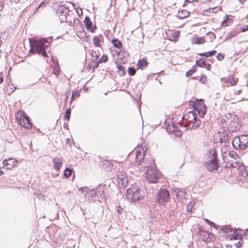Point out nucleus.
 I'll return each mask as SVG.
<instances>
[{"label":"nucleus","mask_w":248,"mask_h":248,"mask_svg":"<svg viewBox=\"0 0 248 248\" xmlns=\"http://www.w3.org/2000/svg\"><path fill=\"white\" fill-rule=\"evenodd\" d=\"M207 160L204 166L209 171L217 170L219 166L217 151L215 148L210 149L206 154Z\"/></svg>","instance_id":"nucleus-1"},{"label":"nucleus","mask_w":248,"mask_h":248,"mask_svg":"<svg viewBox=\"0 0 248 248\" xmlns=\"http://www.w3.org/2000/svg\"><path fill=\"white\" fill-rule=\"evenodd\" d=\"M151 169L146 171V179L151 183H156L161 175V173L156 169L154 161H151Z\"/></svg>","instance_id":"nucleus-2"},{"label":"nucleus","mask_w":248,"mask_h":248,"mask_svg":"<svg viewBox=\"0 0 248 248\" xmlns=\"http://www.w3.org/2000/svg\"><path fill=\"white\" fill-rule=\"evenodd\" d=\"M144 192L140 188L134 186L128 188L126 192L127 199L133 202H137L143 198Z\"/></svg>","instance_id":"nucleus-3"},{"label":"nucleus","mask_w":248,"mask_h":248,"mask_svg":"<svg viewBox=\"0 0 248 248\" xmlns=\"http://www.w3.org/2000/svg\"><path fill=\"white\" fill-rule=\"evenodd\" d=\"M104 196V191L97 189H93L86 191L84 194L85 199L89 202L98 201L101 202Z\"/></svg>","instance_id":"nucleus-4"},{"label":"nucleus","mask_w":248,"mask_h":248,"mask_svg":"<svg viewBox=\"0 0 248 248\" xmlns=\"http://www.w3.org/2000/svg\"><path fill=\"white\" fill-rule=\"evenodd\" d=\"M144 156V153H142L141 152L139 151L136 152V160L137 162H138V167H140V170L139 171L142 170L143 172L146 171V170L147 169H151L150 167H152V165L151 164V161H154L151 158L148 161L145 163L143 161Z\"/></svg>","instance_id":"nucleus-5"},{"label":"nucleus","mask_w":248,"mask_h":248,"mask_svg":"<svg viewBox=\"0 0 248 248\" xmlns=\"http://www.w3.org/2000/svg\"><path fill=\"white\" fill-rule=\"evenodd\" d=\"M110 51L113 57L117 56V61L125 63L129 55L128 52L124 50V47H110Z\"/></svg>","instance_id":"nucleus-6"},{"label":"nucleus","mask_w":248,"mask_h":248,"mask_svg":"<svg viewBox=\"0 0 248 248\" xmlns=\"http://www.w3.org/2000/svg\"><path fill=\"white\" fill-rule=\"evenodd\" d=\"M170 198V192L166 188H160L155 196L156 202L162 206L166 204L169 201Z\"/></svg>","instance_id":"nucleus-7"},{"label":"nucleus","mask_w":248,"mask_h":248,"mask_svg":"<svg viewBox=\"0 0 248 248\" xmlns=\"http://www.w3.org/2000/svg\"><path fill=\"white\" fill-rule=\"evenodd\" d=\"M31 46H48L50 45L49 42L44 38L40 39L34 37L30 39Z\"/></svg>","instance_id":"nucleus-8"},{"label":"nucleus","mask_w":248,"mask_h":248,"mask_svg":"<svg viewBox=\"0 0 248 248\" xmlns=\"http://www.w3.org/2000/svg\"><path fill=\"white\" fill-rule=\"evenodd\" d=\"M202 124L201 120L197 117L194 119L191 122L186 124L185 126L189 130H195L200 127Z\"/></svg>","instance_id":"nucleus-9"},{"label":"nucleus","mask_w":248,"mask_h":248,"mask_svg":"<svg viewBox=\"0 0 248 248\" xmlns=\"http://www.w3.org/2000/svg\"><path fill=\"white\" fill-rule=\"evenodd\" d=\"M117 178L119 185H121L123 188L126 187L128 181L126 175L124 172H120L117 175Z\"/></svg>","instance_id":"nucleus-10"},{"label":"nucleus","mask_w":248,"mask_h":248,"mask_svg":"<svg viewBox=\"0 0 248 248\" xmlns=\"http://www.w3.org/2000/svg\"><path fill=\"white\" fill-rule=\"evenodd\" d=\"M198 117L197 113L195 111H189L186 113L182 117L184 120V124L191 122L194 119Z\"/></svg>","instance_id":"nucleus-11"},{"label":"nucleus","mask_w":248,"mask_h":248,"mask_svg":"<svg viewBox=\"0 0 248 248\" xmlns=\"http://www.w3.org/2000/svg\"><path fill=\"white\" fill-rule=\"evenodd\" d=\"M180 32L177 31L168 30L166 31L167 37L169 40L175 42L179 36Z\"/></svg>","instance_id":"nucleus-12"},{"label":"nucleus","mask_w":248,"mask_h":248,"mask_svg":"<svg viewBox=\"0 0 248 248\" xmlns=\"http://www.w3.org/2000/svg\"><path fill=\"white\" fill-rule=\"evenodd\" d=\"M228 124L227 128L231 132L237 131L238 128V123L237 120L233 119V120L230 119H227L226 121Z\"/></svg>","instance_id":"nucleus-13"},{"label":"nucleus","mask_w":248,"mask_h":248,"mask_svg":"<svg viewBox=\"0 0 248 248\" xmlns=\"http://www.w3.org/2000/svg\"><path fill=\"white\" fill-rule=\"evenodd\" d=\"M45 48L46 47H30L29 52L32 54L37 53L39 55H41L43 56L46 57H47V55Z\"/></svg>","instance_id":"nucleus-14"},{"label":"nucleus","mask_w":248,"mask_h":248,"mask_svg":"<svg viewBox=\"0 0 248 248\" xmlns=\"http://www.w3.org/2000/svg\"><path fill=\"white\" fill-rule=\"evenodd\" d=\"M18 123L20 125L26 129L31 128V124L30 120L29 117L25 116L23 117L22 119L19 120Z\"/></svg>","instance_id":"nucleus-15"},{"label":"nucleus","mask_w":248,"mask_h":248,"mask_svg":"<svg viewBox=\"0 0 248 248\" xmlns=\"http://www.w3.org/2000/svg\"><path fill=\"white\" fill-rule=\"evenodd\" d=\"M84 22L85 23L86 28L88 31L91 32H94L95 31L96 29V27L95 26L93 25L92 22L88 16H86L85 17Z\"/></svg>","instance_id":"nucleus-16"},{"label":"nucleus","mask_w":248,"mask_h":248,"mask_svg":"<svg viewBox=\"0 0 248 248\" xmlns=\"http://www.w3.org/2000/svg\"><path fill=\"white\" fill-rule=\"evenodd\" d=\"M221 80L223 83L226 84L225 86L228 87L235 85L238 82L237 79H235L233 77H229L228 78H221Z\"/></svg>","instance_id":"nucleus-17"},{"label":"nucleus","mask_w":248,"mask_h":248,"mask_svg":"<svg viewBox=\"0 0 248 248\" xmlns=\"http://www.w3.org/2000/svg\"><path fill=\"white\" fill-rule=\"evenodd\" d=\"M221 153L222 159L224 163L226 164L225 167L227 168L233 167L234 166L233 164L235 160L233 158L230 159V158L226 157V155L223 154V149H221Z\"/></svg>","instance_id":"nucleus-18"},{"label":"nucleus","mask_w":248,"mask_h":248,"mask_svg":"<svg viewBox=\"0 0 248 248\" xmlns=\"http://www.w3.org/2000/svg\"><path fill=\"white\" fill-rule=\"evenodd\" d=\"M168 132L173 133L177 136H181L182 132L178 129V126L174 124L169 125L167 127Z\"/></svg>","instance_id":"nucleus-19"},{"label":"nucleus","mask_w":248,"mask_h":248,"mask_svg":"<svg viewBox=\"0 0 248 248\" xmlns=\"http://www.w3.org/2000/svg\"><path fill=\"white\" fill-rule=\"evenodd\" d=\"M16 160L13 158H9L3 161V166L6 167L7 169H11L16 165Z\"/></svg>","instance_id":"nucleus-20"},{"label":"nucleus","mask_w":248,"mask_h":248,"mask_svg":"<svg viewBox=\"0 0 248 248\" xmlns=\"http://www.w3.org/2000/svg\"><path fill=\"white\" fill-rule=\"evenodd\" d=\"M240 142L242 150H244L248 147V136L242 135L238 137Z\"/></svg>","instance_id":"nucleus-21"},{"label":"nucleus","mask_w":248,"mask_h":248,"mask_svg":"<svg viewBox=\"0 0 248 248\" xmlns=\"http://www.w3.org/2000/svg\"><path fill=\"white\" fill-rule=\"evenodd\" d=\"M221 9L220 7L217 6L210 8L208 9L203 10V14L207 16H212Z\"/></svg>","instance_id":"nucleus-22"},{"label":"nucleus","mask_w":248,"mask_h":248,"mask_svg":"<svg viewBox=\"0 0 248 248\" xmlns=\"http://www.w3.org/2000/svg\"><path fill=\"white\" fill-rule=\"evenodd\" d=\"M201 117H203L206 114L207 111V108L205 104H202L200 107H196L194 108Z\"/></svg>","instance_id":"nucleus-23"},{"label":"nucleus","mask_w":248,"mask_h":248,"mask_svg":"<svg viewBox=\"0 0 248 248\" xmlns=\"http://www.w3.org/2000/svg\"><path fill=\"white\" fill-rule=\"evenodd\" d=\"M98 52L96 51V50L93 49L91 51L89 50V53H90V55L92 56V65L94 64L95 62L97 61L98 59L99 58L100 56V54L99 53V51L98 50H97Z\"/></svg>","instance_id":"nucleus-24"},{"label":"nucleus","mask_w":248,"mask_h":248,"mask_svg":"<svg viewBox=\"0 0 248 248\" xmlns=\"http://www.w3.org/2000/svg\"><path fill=\"white\" fill-rule=\"evenodd\" d=\"M52 162L54 163V168L58 171L62 166V159L60 158L54 157Z\"/></svg>","instance_id":"nucleus-25"},{"label":"nucleus","mask_w":248,"mask_h":248,"mask_svg":"<svg viewBox=\"0 0 248 248\" xmlns=\"http://www.w3.org/2000/svg\"><path fill=\"white\" fill-rule=\"evenodd\" d=\"M191 42L193 45H200L206 42L205 37L195 36L191 38Z\"/></svg>","instance_id":"nucleus-26"},{"label":"nucleus","mask_w":248,"mask_h":248,"mask_svg":"<svg viewBox=\"0 0 248 248\" xmlns=\"http://www.w3.org/2000/svg\"><path fill=\"white\" fill-rule=\"evenodd\" d=\"M108 58L107 55H102L100 59H98L97 61L95 62L94 64L91 65V66L93 67L92 71H94L95 68L98 67L99 63L101 62H105L108 61Z\"/></svg>","instance_id":"nucleus-27"},{"label":"nucleus","mask_w":248,"mask_h":248,"mask_svg":"<svg viewBox=\"0 0 248 248\" xmlns=\"http://www.w3.org/2000/svg\"><path fill=\"white\" fill-rule=\"evenodd\" d=\"M233 16L231 15L226 16L225 19L221 23L222 27H227L231 25L233 22Z\"/></svg>","instance_id":"nucleus-28"},{"label":"nucleus","mask_w":248,"mask_h":248,"mask_svg":"<svg viewBox=\"0 0 248 248\" xmlns=\"http://www.w3.org/2000/svg\"><path fill=\"white\" fill-rule=\"evenodd\" d=\"M219 139L220 142L224 143V146H228L230 143L229 135L226 132H223Z\"/></svg>","instance_id":"nucleus-29"},{"label":"nucleus","mask_w":248,"mask_h":248,"mask_svg":"<svg viewBox=\"0 0 248 248\" xmlns=\"http://www.w3.org/2000/svg\"><path fill=\"white\" fill-rule=\"evenodd\" d=\"M190 15V12H189L188 10L185 9L184 8H182L179 10L178 14H177V16L179 18H185L187 17H188Z\"/></svg>","instance_id":"nucleus-30"},{"label":"nucleus","mask_w":248,"mask_h":248,"mask_svg":"<svg viewBox=\"0 0 248 248\" xmlns=\"http://www.w3.org/2000/svg\"><path fill=\"white\" fill-rule=\"evenodd\" d=\"M232 145L234 148L236 150H242L241 145H240V142L239 140V137H235L232 140Z\"/></svg>","instance_id":"nucleus-31"},{"label":"nucleus","mask_w":248,"mask_h":248,"mask_svg":"<svg viewBox=\"0 0 248 248\" xmlns=\"http://www.w3.org/2000/svg\"><path fill=\"white\" fill-rule=\"evenodd\" d=\"M52 60L53 62L54 63V67H53V73L56 76H58L59 71H60V67L59 65L58 61L57 59L56 60H54L53 58H52Z\"/></svg>","instance_id":"nucleus-32"},{"label":"nucleus","mask_w":248,"mask_h":248,"mask_svg":"<svg viewBox=\"0 0 248 248\" xmlns=\"http://www.w3.org/2000/svg\"><path fill=\"white\" fill-rule=\"evenodd\" d=\"M223 154L225 155L226 157L230 158V159L233 158L234 160H236V157L238 156L234 152L229 151L228 153H227V151H223Z\"/></svg>","instance_id":"nucleus-33"},{"label":"nucleus","mask_w":248,"mask_h":248,"mask_svg":"<svg viewBox=\"0 0 248 248\" xmlns=\"http://www.w3.org/2000/svg\"><path fill=\"white\" fill-rule=\"evenodd\" d=\"M217 53V51L215 50L207 51L206 52L201 53H198V55H199L201 56L204 57L205 58H207L209 57L212 56L214 55Z\"/></svg>","instance_id":"nucleus-34"},{"label":"nucleus","mask_w":248,"mask_h":248,"mask_svg":"<svg viewBox=\"0 0 248 248\" xmlns=\"http://www.w3.org/2000/svg\"><path fill=\"white\" fill-rule=\"evenodd\" d=\"M147 62L143 59L139 60L137 64V66L139 68L143 69L147 65Z\"/></svg>","instance_id":"nucleus-35"},{"label":"nucleus","mask_w":248,"mask_h":248,"mask_svg":"<svg viewBox=\"0 0 248 248\" xmlns=\"http://www.w3.org/2000/svg\"><path fill=\"white\" fill-rule=\"evenodd\" d=\"M113 164L108 160H106L104 161L103 164V167L108 170H111L113 168Z\"/></svg>","instance_id":"nucleus-36"},{"label":"nucleus","mask_w":248,"mask_h":248,"mask_svg":"<svg viewBox=\"0 0 248 248\" xmlns=\"http://www.w3.org/2000/svg\"><path fill=\"white\" fill-rule=\"evenodd\" d=\"M120 62L115 61V64H116L117 68L119 71H122V75H124L125 74V68L124 66L120 64Z\"/></svg>","instance_id":"nucleus-37"},{"label":"nucleus","mask_w":248,"mask_h":248,"mask_svg":"<svg viewBox=\"0 0 248 248\" xmlns=\"http://www.w3.org/2000/svg\"><path fill=\"white\" fill-rule=\"evenodd\" d=\"M205 63L206 61L202 59L196 61V65L201 67L203 68Z\"/></svg>","instance_id":"nucleus-38"},{"label":"nucleus","mask_w":248,"mask_h":248,"mask_svg":"<svg viewBox=\"0 0 248 248\" xmlns=\"http://www.w3.org/2000/svg\"><path fill=\"white\" fill-rule=\"evenodd\" d=\"M193 103V106L194 108H196V107H200L201 106V105H202V104H204V101L203 100V99H201L200 100L199 99H196V101L195 102H192Z\"/></svg>","instance_id":"nucleus-39"},{"label":"nucleus","mask_w":248,"mask_h":248,"mask_svg":"<svg viewBox=\"0 0 248 248\" xmlns=\"http://www.w3.org/2000/svg\"><path fill=\"white\" fill-rule=\"evenodd\" d=\"M186 194V191L185 189L181 190L179 191V192L176 194V196L177 197L178 200H179V197H181V200H182V198H185Z\"/></svg>","instance_id":"nucleus-40"},{"label":"nucleus","mask_w":248,"mask_h":248,"mask_svg":"<svg viewBox=\"0 0 248 248\" xmlns=\"http://www.w3.org/2000/svg\"><path fill=\"white\" fill-rule=\"evenodd\" d=\"M72 170L69 168H67L64 172V176L66 178H69L72 174Z\"/></svg>","instance_id":"nucleus-41"},{"label":"nucleus","mask_w":248,"mask_h":248,"mask_svg":"<svg viewBox=\"0 0 248 248\" xmlns=\"http://www.w3.org/2000/svg\"><path fill=\"white\" fill-rule=\"evenodd\" d=\"M111 43L114 46H121L122 45L121 42L117 39H113Z\"/></svg>","instance_id":"nucleus-42"},{"label":"nucleus","mask_w":248,"mask_h":248,"mask_svg":"<svg viewBox=\"0 0 248 248\" xmlns=\"http://www.w3.org/2000/svg\"><path fill=\"white\" fill-rule=\"evenodd\" d=\"M93 41L94 45L96 46H100V39L98 37H94Z\"/></svg>","instance_id":"nucleus-43"},{"label":"nucleus","mask_w":248,"mask_h":248,"mask_svg":"<svg viewBox=\"0 0 248 248\" xmlns=\"http://www.w3.org/2000/svg\"><path fill=\"white\" fill-rule=\"evenodd\" d=\"M136 69L133 67H129L128 68V74L129 76H133L136 74Z\"/></svg>","instance_id":"nucleus-44"},{"label":"nucleus","mask_w":248,"mask_h":248,"mask_svg":"<svg viewBox=\"0 0 248 248\" xmlns=\"http://www.w3.org/2000/svg\"><path fill=\"white\" fill-rule=\"evenodd\" d=\"M70 114H71V109L70 108H67L66 110L65 113L64 115V119L66 120L67 121H68L70 119Z\"/></svg>","instance_id":"nucleus-45"},{"label":"nucleus","mask_w":248,"mask_h":248,"mask_svg":"<svg viewBox=\"0 0 248 248\" xmlns=\"http://www.w3.org/2000/svg\"><path fill=\"white\" fill-rule=\"evenodd\" d=\"M195 67L196 66H193V69H190L189 70H188L186 74V77H189L191 75H192V74L193 73V72H194L196 70H195Z\"/></svg>","instance_id":"nucleus-46"},{"label":"nucleus","mask_w":248,"mask_h":248,"mask_svg":"<svg viewBox=\"0 0 248 248\" xmlns=\"http://www.w3.org/2000/svg\"><path fill=\"white\" fill-rule=\"evenodd\" d=\"M225 54L224 53H219L217 54V59L218 61H221L224 58Z\"/></svg>","instance_id":"nucleus-47"},{"label":"nucleus","mask_w":248,"mask_h":248,"mask_svg":"<svg viewBox=\"0 0 248 248\" xmlns=\"http://www.w3.org/2000/svg\"><path fill=\"white\" fill-rule=\"evenodd\" d=\"M239 238H241L240 235L238 234H235L234 235L231 236L230 239L231 240H233L238 239Z\"/></svg>","instance_id":"nucleus-48"},{"label":"nucleus","mask_w":248,"mask_h":248,"mask_svg":"<svg viewBox=\"0 0 248 248\" xmlns=\"http://www.w3.org/2000/svg\"><path fill=\"white\" fill-rule=\"evenodd\" d=\"M48 3V0H44L40 4L39 6L36 8V10H37L40 7L44 6L45 5L47 4Z\"/></svg>","instance_id":"nucleus-49"},{"label":"nucleus","mask_w":248,"mask_h":248,"mask_svg":"<svg viewBox=\"0 0 248 248\" xmlns=\"http://www.w3.org/2000/svg\"><path fill=\"white\" fill-rule=\"evenodd\" d=\"M200 0H185V3H199Z\"/></svg>","instance_id":"nucleus-50"},{"label":"nucleus","mask_w":248,"mask_h":248,"mask_svg":"<svg viewBox=\"0 0 248 248\" xmlns=\"http://www.w3.org/2000/svg\"><path fill=\"white\" fill-rule=\"evenodd\" d=\"M79 93L78 91H74L72 93V98L75 97V96H79Z\"/></svg>","instance_id":"nucleus-51"},{"label":"nucleus","mask_w":248,"mask_h":248,"mask_svg":"<svg viewBox=\"0 0 248 248\" xmlns=\"http://www.w3.org/2000/svg\"><path fill=\"white\" fill-rule=\"evenodd\" d=\"M207 79V77L205 75H203L201 77L200 79V81L202 82L203 83H204V81Z\"/></svg>","instance_id":"nucleus-52"},{"label":"nucleus","mask_w":248,"mask_h":248,"mask_svg":"<svg viewBox=\"0 0 248 248\" xmlns=\"http://www.w3.org/2000/svg\"><path fill=\"white\" fill-rule=\"evenodd\" d=\"M203 68H205L206 69L209 70L210 69V68H211V64L210 63H207L206 62L205 63V66H204Z\"/></svg>","instance_id":"nucleus-53"},{"label":"nucleus","mask_w":248,"mask_h":248,"mask_svg":"<svg viewBox=\"0 0 248 248\" xmlns=\"http://www.w3.org/2000/svg\"><path fill=\"white\" fill-rule=\"evenodd\" d=\"M123 210L122 208V207H120V206H117L116 207V210H117V212L119 214H121L122 213V210Z\"/></svg>","instance_id":"nucleus-54"},{"label":"nucleus","mask_w":248,"mask_h":248,"mask_svg":"<svg viewBox=\"0 0 248 248\" xmlns=\"http://www.w3.org/2000/svg\"><path fill=\"white\" fill-rule=\"evenodd\" d=\"M242 175L247 179H248V171L247 170H245L242 172Z\"/></svg>","instance_id":"nucleus-55"},{"label":"nucleus","mask_w":248,"mask_h":248,"mask_svg":"<svg viewBox=\"0 0 248 248\" xmlns=\"http://www.w3.org/2000/svg\"><path fill=\"white\" fill-rule=\"evenodd\" d=\"M234 167L233 168H237L239 166V163L237 162V160L234 161Z\"/></svg>","instance_id":"nucleus-56"},{"label":"nucleus","mask_w":248,"mask_h":248,"mask_svg":"<svg viewBox=\"0 0 248 248\" xmlns=\"http://www.w3.org/2000/svg\"><path fill=\"white\" fill-rule=\"evenodd\" d=\"M241 93V90H234V93L235 94H239Z\"/></svg>","instance_id":"nucleus-57"},{"label":"nucleus","mask_w":248,"mask_h":248,"mask_svg":"<svg viewBox=\"0 0 248 248\" xmlns=\"http://www.w3.org/2000/svg\"><path fill=\"white\" fill-rule=\"evenodd\" d=\"M235 245L236 246V248H238L239 247H241V243L240 241H239L237 243H236Z\"/></svg>","instance_id":"nucleus-58"},{"label":"nucleus","mask_w":248,"mask_h":248,"mask_svg":"<svg viewBox=\"0 0 248 248\" xmlns=\"http://www.w3.org/2000/svg\"><path fill=\"white\" fill-rule=\"evenodd\" d=\"M202 233H203V234L204 235H205V234H207V235L208 236V235H209V234H208V233L207 232L203 231H202V232H201V235H202Z\"/></svg>","instance_id":"nucleus-59"},{"label":"nucleus","mask_w":248,"mask_h":248,"mask_svg":"<svg viewBox=\"0 0 248 248\" xmlns=\"http://www.w3.org/2000/svg\"><path fill=\"white\" fill-rule=\"evenodd\" d=\"M247 0H238L239 2L241 3V4H244V2L246 1Z\"/></svg>","instance_id":"nucleus-60"},{"label":"nucleus","mask_w":248,"mask_h":248,"mask_svg":"<svg viewBox=\"0 0 248 248\" xmlns=\"http://www.w3.org/2000/svg\"><path fill=\"white\" fill-rule=\"evenodd\" d=\"M206 221L207 222H208L209 224H214V223H213L212 222H211V221H209L208 219H206Z\"/></svg>","instance_id":"nucleus-61"},{"label":"nucleus","mask_w":248,"mask_h":248,"mask_svg":"<svg viewBox=\"0 0 248 248\" xmlns=\"http://www.w3.org/2000/svg\"><path fill=\"white\" fill-rule=\"evenodd\" d=\"M79 190L82 193H83L84 192V188L83 187H80L79 188Z\"/></svg>","instance_id":"nucleus-62"},{"label":"nucleus","mask_w":248,"mask_h":248,"mask_svg":"<svg viewBox=\"0 0 248 248\" xmlns=\"http://www.w3.org/2000/svg\"><path fill=\"white\" fill-rule=\"evenodd\" d=\"M3 6L2 4L0 3V12L3 9Z\"/></svg>","instance_id":"nucleus-63"},{"label":"nucleus","mask_w":248,"mask_h":248,"mask_svg":"<svg viewBox=\"0 0 248 248\" xmlns=\"http://www.w3.org/2000/svg\"><path fill=\"white\" fill-rule=\"evenodd\" d=\"M4 174V172L1 170H0V176L3 175Z\"/></svg>","instance_id":"nucleus-64"}]
</instances>
